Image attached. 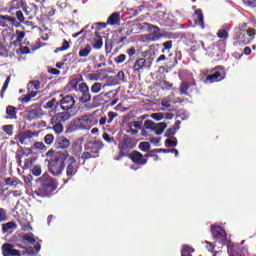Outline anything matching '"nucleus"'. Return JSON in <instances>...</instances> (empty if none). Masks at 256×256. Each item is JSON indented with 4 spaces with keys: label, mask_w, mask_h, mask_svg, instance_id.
Returning a JSON list of instances; mask_svg holds the SVG:
<instances>
[{
    "label": "nucleus",
    "mask_w": 256,
    "mask_h": 256,
    "mask_svg": "<svg viewBox=\"0 0 256 256\" xmlns=\"http://www.w3.org/2000/svg\"><path fill=\"white\" fill-rule=\"evenodd\" d=\"M65 159H67V154L59 153L54 159L49 162V171L54 177H59L65 169Z\"/></svg>",
    "instance_id": "obj_1"
},
{
    "label": "nucleus",
    "mask_w": 256,
    "mask_h": 256,
    "mask_svg": "<svg viewBox=\"0 0 256 256\" xmlns=\"http://www.w3.org/2000/svg\"><path fill=\"white\" fill-rule=\"evenodd\" d=\"M69 119H71V114L69 112L55 114L50 120V125H52V127H49V129H53L56 135H61V132L63 131V124L61 123H65V121H69Z\"/></svg>",
    "instance_id": "obj_2"
},
{
    "label": "nucleus",
    "mask_w": 256,
    "mask_h": 256,
    "mask_svg": "<svg viewBox=\"0 0 256 256\" xmlns=\"http://www.w3.org/2000/svg\"><path fill=\"white\" fill-rule=\"evenodd\" d=\"M55 189H57V182H55V180L48 179L44 181L38 190L35 191V195H37V197H51Z\"/></svg>",
    "instance_id": "obj_3"
},
{
    "label": "nucleus",
    "mask_w": 256,
    "mask_h": 256,
    "mask_svg": "<svg viewBox=\"0 0 256 256\" xmlns=\"http://www.w3.org/2000/svg\"><path fill=\"white\" fill-rule=\"evenodd\" d=\"M73 125L76 129L89 131L93 125H97V121H93V116L84 115L75 119Z\"/></svg>",
    "instance_id": "obj_4"
},
{
    "label": "nucleus",
    "mask_w": 256,
    "mask_h": 256,
    "mask_svg": "<svg viewBox=\"0 0 256 256\" xmlns=\"http://www.w3.org/2000/svg\"><path fill=\"white\" fill-rule=\"evenodd\" d=\"M212 237L217 243H229L227 232L221 226H213L211 229Z\"/></svg>",
    "instance_id": "obj_5"
},
{
    "label": "nucleus",
    "mask_w": 256,
    "mask_h": 256,
    "mask_svg": "<svg viewBox=\"0 0 256 256\" xmlns=\"http://www.w3.org/2000/svg\"><path fill=\"white\" fill-rule=\"evenodd\" d=\"M144 127L154 131L155 135H163V132L167 129V124L165 122L155 123L152 120H146Z\"/></svg>",
    "instance_id": "obj_6"
},
{
    "label": "nucleus",
    "mask_w": 256,
    "mask_h": 256,
    "mask_svg": "<svg viewBox=\"0 0 256 256\" xmlns=\"http://www.w3.org/2000/svg\"><path fill=\"white\" fill-rule=\"evenodd\" d=\"M146 26L150 33L145 36V40L148 42L159 41L161 39V29L151 24H146Z\"/></svg>",
    "instance_id": "obj_7"
},
{
    "label": "nucleus",
    "mask_w": 256,
    "mask_h": 256,
    "mask_svg": "<svg viewBox=\"0 0 256 256\" xmlns=\"http://www.w3.org/2000/svg\"><path fill=\"white\" fill-rule=\"evenodd\" d=\"M225 79V70L219 66L216 68L214 74L206 77L207 83H217V81H223Z\"/></svg>",
    "instance_id": "obj_8"
},
{
    "label": "nucleus",
    "mask_w": 256,
    "mask_h": 256,
    "mask_svg": "<svg viewBox=\"0 0 256 256\" xmlns=\"http://www.w3.org/2000/svg\"><path fill=\"white\" fill-rule=\"evenodd\" d=\"M75 106V98L73 96L67 95L60 100V107L64 111H69V109H73Z\"/></svg>",
    "instance_id": "obj_9"
},
{
    "label": "nucleus",
    "mask_w": 256,
    "mask_h": 256,
    "mask_svg": "<svg viewBox=\"0 0 256 256\" xmlns=\"http://www.w3.org/2000/svg\"><path fill=\"white\" fill-rule=\"evenodd\" d=\"M3 256H21L19 250H16L12 244L5 243L2 245Z\"/></svg>",
    "instance_id": "obj_10"
},
{
    "label": "nucleus",
    "mask_w": 256,
    "mask_h": 256,
    "mask_svg": "<svg viewBox=\"0 0 256 256\" xmlns=\"http://www.w3.org/2000/svg\"><path fill=\"white\" fill-rule=\"evenodd\" d=\"M77 160L74 157H69V164L66 169L67 177H73L77 174Z\"/></svg>",
    "instance_id": "obj_11"
},
{
    "label": "nucleus",
    "mask_w": 256,
    "mask_h": 256,
    "mask_svg": "<svg viewBox=\"0 0 256 256\" xmlns=\"http://www.w3.org/2000/svg\"><path fill=\"white\" fill-rule=\"evenodd\" d=\"M130 159L136 165H147V158L141 154V152L134 151L130 154Z\"/></svg>",
    "instance_id": "obj_12"
},
{
    "label": "nucleus",
    "mask_w": 256,
    "mask_h": 256,
    "mask_svg": "<svg viewBox=\"0 0 256 256\" xmlns=\"http://www.w3.org/2000/svg\"><path fill=\"white\" fill-rule=\"evenodd\" d=\"M87 81H105V75H103V70H97L92 73L85 75Z\"/></svg>",
    "instance_id": "obj_13"
},
{
    "label": "nucleus",
    "mask_w": 256,
    "mask_h": 256,
    "mask_svg": "<svg viewBox=\"0 0 256 256\" xmlns=\"http://www.w3.org/2000/svg\"><path fill=\"white\" fill-rule=\"evenodd\" d=\"M194 25H198L201 29H205V22L203 20V12L201 10H196L192 16Z\"/></svg>",
    "instance_id": "obj_14"
},
{
    "label": "nucleus",
    "mask_w": 256,
    "mask_h": 256,
    "mask_svg": "<svg viewBox=\"0 0 256 256\" xmlns=\"http://www.w3.org/2000/svg\"><path fill=\"white\" fill-rule=\"evenodd\" d=\"M16 18L11 16H0V27H13L15 25Z\"/></svg>",
    "instance_id": "obj_15"
},
{
    "label": "nucleus",
    "mask_w": 256,
    "mask_h": 256,
    "mask_svg": "<svg viewBox=\"0 0 256 256\" xmlns=\"http://www.w3.org/2000/svg\"><path fill=\"white\" fill-rule=\"evenodd\" d=\"M33 133L27 131L18 135L17 139L21 145H30Z\"/></svg>",
    "instance_id": "obj_16"
},
{
    "label": "nucleus",
    "mask_w": 256,
    "mask_h": 256,
    "mask_svg": "<svg viewBox=\"0 0 256 256\" xmlns=\"http://www.w3.org/2000/svg\"><path fill=\"white\" fill-rule=\"evenodd\" d=\"M144 67L151 69V61H147L145 58H140L134 64V71H141Z\"/></svg>",
    "instance_id": "obj_17"
},
{
    "label": "nucleus",
    "mask_w": 256,
    "mask_h": 256,
    "mask_svg": "<svg viewBox=\"0 0 256 256\" xmlns=\"http://www.w3.org/2000/svg\"><path fill=\"white\" fill-rule=\"evenodd\" d=\"M93 49H101L103 47V38H101V33L96 30L94 33V38H92Z\"/></svg>",
    "instance_id": "obj_18"
},
{
    "label": "nucleus",
    "mask_w": 256,
    "mask_h": 256,
    "mask_svg": "<svg viewBox=\"0 0 256 256\" xmlns=\"http://www.w3.org/2000/svg\"><path fill=\"white\" fill-rule=\"evenodd\" d=\"M21 239L23 243H27L28 245H32V243H35V241H37L33 233L22 234Z\"/></svg>",
    "instance_id": "obj_19"
},
{
    "label": "nucleus",
    "mask_w": 256,
    "mask_h": 256,
    "mask_svg": "<svg viewBox=\"0 0 256 256\" xmlns=\"http://www.w3.org/2000/svg\"><path fill=\"white\" fill-rule=\"evenodd\" d=\"M7 119H17V109L14 106L6 108Z\"/></svg>",
    "instance_id": "obj_20"
},
{
    "label": "nucleus",
    "mask_w": 256,
    "mask_h": 256,
    "mask_svg": "<svg viewBox=\"0 0 256 256\" xmlns=\"http://www.w3.org/2000/svg\"><path fill=\"white\" fill-rule=\"evenodd\" d=\"M82 151H83V147L81 145H79V143L74 142L72 144L73 155H75L76 157H80Z\"/></svg>",
    "instance_id": "obj_21"
},
{
    "label": "nucleus",
    "mask_w": 256,
    "mask_h": 256,
    "mask_svg": "<svg viewBox=\"0 0 256 256\" xmlns=\"http://www.w3.org/2000/svg\"><path fill=\"white\" fill-rule=\"evenodd\" d=\"M5 183L10 187H19V185H21V181H19V179L16 178H6Z\"/></svg>",
    "instance_id": "obj_22"
},
{
    "label": "nucleus",
    "mask_w": 256,
    "mask_h": 256,
    "mask_svg": "<svg viewBox=\"0 0 256 256\" xmlns=\"http://www.w3.org/2000/svg\"><path fill=\"white\" fill-rule=\"evenodd\" d=\"M2 229L4 233H7L9 231H15V229H17V224H15V222H8L3 225Z\"/></svg>",
    "instance_id": "obj_23"
},
{
    "label": "nucleus",
    "mask_w": 256,
    "mask_h": 256,
    "mask_svg": "<svg viewBox=\"0 0 256 256\" xmlns=\"http://www.w3.org/2000/svg\"><path fill=\"white\" fill-rule=\"evenodd\" d=\"M29 91H39L41 89V82L39 81H31L28 83Z\"/></svg>",
    "instance_id": "obj_24"
},
{
    "label": "nucleus",
    "mask_w": 256,
    "mask_h": 256,
    "mask_svg": "<svg viewBox=\"0 0 256 256\" xmlns=\"http://www.w3.org/2000/svg\"><path fill=\"white\" fill-rule=\"evenodd\" d=\"M108 25H117L119 23V13L112 14L107 21Z\"/></svg>",
    "instance_id": "obj_25"
},
{
    "label": "nucleus",
    "mask_w": 256,
    "mask_h": 256,
    "mask_svg": "<svg viewBox=\"0 0 256 256\" xmlns=\"http://www.w3.org/2000/svg\"><path fill=\"white\" fill-rule=\"evenodd\" d=\"M91 53V45L87 44L84 48L79 51V57H88Z\"/></svg>",
    "instance_id": "obj_26"
},
{
    "label": "nucleus",
    "mask_w": 256,
    "mask_h": 256,
    "mask_svg": "<svg viewBox=\"0 0 256 256\" xmlns=\"http://www.w3.org/2000/svg\"><path fill=\"white\" fill-rule=\"evenodd\" d=\"M58 144H59V147H61V149H67V147L71 145V142H69V139L62 137V138H59Z\"/></svg>",
    "instance_id": "obj_27"
},
{
    "label": "nucleus",
    "mask_w": 256,
    "mask_h": 256,
    "mask_svg": "<svg viewBox=\"0 0 256 256\" xmlns=\"http://www.w3.org/2000/svg\"><path fill=\"white\" fill-rule=\"evenodd\" d=\"M129 143H131L130 139H126L122 144H120V149L127 153L130 149H133L131 146H129Z\"/></svg>",
    "instance_id": "obj_28"
},
{
    "label": "nucleus",
    "mask_w": 256,
    "mask_h": 256,
    "mask_svg": "<svg viewBox=\"0 0 256 256\" xmlns=\"http://www.w3.org/2000/svg\"><path fill=\"white\" fill-rule=\"evenodd\" d=\"M195 251L189 245H184L182 248V256H191V254Z\"/></svg>",
    "instance_id": "obj_29"
},
{
    "label": "nucleus",
    "mask_w": 256,
    "mask_h": 256,
    "mask_svg": "<svg viewBox=\"0 0 256 256\" xmlns=\"http://www.w3.org/2000/svg\"><path fill=\"white\" fill-rule=\"evenodd\" d=\"M140 151H144V153H147L148 151H151V144L149 142H141L139 144Z\"/></svg>",
    "instance_id": "obj_30"
},
{
    "label": "nucleus",
    "mask_w": 256,
    "mask_h": 256,
    "mask_svg": "<svg viewBox=\"0 0 256 256\" xmlns=\"http://www.w3.org/2000/svg\"><path fill=\"white\" fill-rule=\"evenodd\" d=\"M33 148L36 151H47V146H45V144L43 142H35L33 144Z\"/></svg>",
    "instance_id": "obj_31"
},
{
    "label": "nucleus",
    "mask_w": 256,
    "mask_h": 256,
    "mask_svg": "<svg viewBox=\"0 0 256 256\" xmlns=\"http://www.w3.org/2000/svg\"><path fill=\"white\" fill-rule=\"evenodd\" d=\"M80 101L82 103H89V101H91V93H89V90H88V92H82Z\"/></svg>",
    "instance_id": "obj_32"
},
{
    "label": "nucleus",
    "mask_w": 256,
    "mask_h": 256,
    "mask_svg": "<svg viewBox=\"0 0 256 256\" xmlns=\"http://www.w3.org/2000/svg\"><path fill=\"white\" fill-rule=\"evenodd\" d=\"M39 251H41V244H37L35 249L30 248V249L26 250V253H27V255L33 256V255H37V253Z\"/></svg>",
    "instance_id": "obj_33"
},
{
    "label": "nucleus",
    "mask_w": 256,
    "mask_h": 256,
    "mask_svg": "<svg viewBox=\"0 0 256 256\" xmlns=\"http://www.w3.org/2000/svg\"><path fill=\"white\" fill-rule=\"evenodd\" d=\"M151 119H154L155 121H161L163 119H165V114L162 112H158V113H152L150 115Z\"/></svg>",
    "instance_id": "obj_34"
},
{
    "label": "nucleus",
    "mask_w": 256,
    "mask_h": 256,
    "mask_svg": "<svg viewBox=\"0 0 256 256\" xmlns=\"http://www.w3.org/2000/svg\"><path fill=\"white\" fill-rule=\"evenodd\" d=\"M71 45H69V42L67 40H63L62 46L57 48L55 50V53H59V51H67Z\"/></svg>",
    "instance_id": "obj_35"
},
{
    "label": "nucleus",
    "mask_w": 256,
    "mask_h": 256,
    "mask_svg": "<svg viewBox=\"0 0 256 256\" xmlns=\"http://www.w3.org/2000/svg\"><path fill=\"white\" fill-rule=\"evenodd\" d=\"M187 91H189V85H187L185 82H182L180 86L181 95H189Z\"/></svg>",
    "instance_id": "obj_36"
},
{
    "label": "nucleus",
    "mask_w": 256,
    "mask_h": 256,
    "mask_svg": "<svg viewBox=\"0 0 256 256\" xmlns=\"http://www.w3.org/2000/svg\"><path fill=\"white\" fill-rule=\"evenodd\" d=\"M101 87H102L101 83L96 82V83H94V84L91 86V91H92L93 93H95V94L100 93V92H101Z\"/></svg>",
    "instance_id": "obj_37"
},
{
    "label": "nucleus",
    "mask_w": 256,
    "mask_h": 256,
    "mask_svg": "<svg viewBox=\"0 0 256 256\" xmlns=\"http://www.w3.org/2000/svg\"><path fill=\"white\" fill-rule=\"evenodd\" d=\"M53 141H55V137L53 136V134H47L44 137V143H46V145H52Z\"/></svg>",
    "instance_id": "obj_38"
},
{
    "label": "nucleus",
    "mask_w": 256,
    "mask_h": 256,
    "mask_svg": "<svg viewBox=\"0 0 256 256\" xmlns=\"http://www.w3.org/2000/svg\"><path fill=\"white\" fill-rule=\"evenodd\" d=\"M219 39H227L229 37V33L225 29H220L217 33Z\"/></svg>",
    "instance_id": "obj_39"
},
{
    "label": "nucleus",
    "mask_w": 256,
    "mask_h": 256,
    "mask_svg": "<svg viewBox=\"0 0 256 256\" xmlns=\"http://www.w3.org/2000/svg\"><path fill=\"white\" fill-rule=\"evenodd\" d=\"M102 137L106 143H114L115 145H117V142H115V138L109 136V134L103 133Z\"/></svg>",
    "instance_id": "obj_40"
},
{
    "label": "nucleus",
    "mask_w": 256,
    "mask_h": 256,
    "mask_svg": "<svg viewBox=\"0 0 256 256\" xmlns=\"http://www.w3.org/2000/svg\"><path fill=\"white\" fill-rule=\"evenodd\" d=\"M3 131L5 132L6 135H13V125H5L2 127Z\"/></svg>",
    "instance_id": "obj_41"
},
{
    "label": "nucleus",
    "mask_w": 256,
    "mask_h": 256,
    "mask_svg": "<svg viewBox=\"0 0 256 256\" xmlns=\"http://www.w3.org/2000/svg\"><path fill=\"white\" fill-rule=\"evenodd\" d=\"M55 105H57V100L53 98L52 100L48 101L44 107L45 109H53Z\"/></svg>",
    "instance_id": "obj_42"
},
{
    "label": "nucleus",
    "mask_w": 256,
    "mask_h": 256,
    "mask_svg": "<svg viewBox=\"0 0 256 256\" xmlns=\"http://www.w3.org/2000/svg\"><path fill=\"white\" fill-rule=\"evenodd\" d=\"M79 86V81L77 79H72L70 81L71 91H77V87Z\"/></svg>",
    "instance_id": "obj_43"
},
{
    "label": "nucleus",
    "mask_w": 256,
    "mask_h": 256,
    "mask_svg": "<svg viewBox=\"0 0 256 256\" xmlns=\"http://www.w3.org/2000/svg\"><path fill=\"white\" fill-rule=\"evenodd\" d=\"M32 173L35 175V177H39V175H41V166L39 165L33 166Z\"/></svg>",
    "instance_id": "obj_44"
},
{
    "label": "nucleus",
    "mask_w": 256,
    "mask_h": 256,
    "mask_svg": "<svg viewBox=\"0 0 256 256\" xmlns=\"http://www.w3.org/2000/svg\"><path fill=\"white\" fill-rule=\"evenodd\" d=\"M16 34L18 35L16 41L18 43H22L23 39H25V32H21V31L17 30Z\"/></svg>",
    "instance_id": "obj_45"
},
{
    "label": "nucleus",
    "mask_w": 256,
    "mask_h": 256,
    "mask_svg": "<svg viewBox=\"0 0 256 256\" xmlns=\"http://www.w3.org/2000/svg\"><path fill=\"white\" fill-rule=\"evenodd\" d=\"M127 59V56L125 54H120L115 58V63H123Z\"/></svg>",
    "instance_id": "obj_46"
},
{
    "label": "nucleus",
    "mask_w": 256,
    "mask_h": 256,
    "mask_svg": "<svg viewBox=\"0 0 256 256\" xmlns=\"http://www.w3.org/2000/svg\"><path fill=\"white\" fill-rule=\"evenodd\" d=\"M173 96H169L168 99H164L161 102L162 107H171V99Z\"/></svg>",
    "instance_id": "obj_47"
},
{
    "label": "nucleus",
    "mask_w": 256,
    "mask_h": 256,
    "mask_svg": "<svg viewBox=\"0 0 256 256\" xmlns=\"http://www.w3.org/2000/svg\"><path fill=\"white\" fill-rule=\"evenodd\" d=\"M79 91L82 93H87L89 91V86H87V84H85V83H80Z\"/></svg>",
    "instance_id": "obj_48"
},
{
    "label": "nucleus",
    "mask_w": 256,
    "mask_h": 256,
    "mask_svg": "<svg viewBox=\"0 0 256 256\" xmlns=\"http://www.w3.org/2000/svg\"><path fill=\"white\" fill-rule=\"evenodd\" d=\"M16 17H17L18 21H20V23L25 22V16L23 15V12L21 10L16 12Z\"/></svg>",
    "instance_id": "obj_49"
},
{
    "label": "nucleus",
    "mask_w": 256,
    "mask_h": 256,
    "mask_svg": "<svg viewBox=\"0 0 256 256\" xmlns=\"http://www.w3.org/2000/svg\"><path fill=\"white\" fill-rule=\"evenodd\" d=\"M0 221H7V211L3 208H0Z\"/></svg>",
    "instance_id": "obj_50"
},
{
    "label": "nucleus",
    "mask_w": 256,
    "mask_h": 256,
    "mask_svg": "<svg viewBox=\"0 0 256 256\" xmlns=\"http://www.w3.org/2000/svg\"><path fill=\"white\" fill-rule=\"evenodd\" d=\"M117 115L118 114L116 112H109L107 123H113V119H115Z\"/></svg>",
    "instance_id": "obj_51"
},
{
    "label": "nucleus",
    "mask_w": 256,
    "mask_h": 256,
    "mask_svg": "<svg viewBox=\"0 0 256 256\" xmlns=\"http://www.w3.org/2000/svg\"><path fill=\"white\" fill-rule=\"evenodd\" d=\"M162 45L164 49L168 50V53H169V51H171V48L173 47V41L169 40L167 42H164Z\"/></svg>",
    "instance_id": "obj_52"
},
{
    "label": "nucleus",
    "mask_w": 256,
    "mask_h": 256,
    "mask_svg": "<svg viewBox=\"0 0 256 256\" xmlns=\"http://www.w3.org/2000/svg\"><path fill=\"white\" fill-rule=\"evenodd\" d=\"M243 3L248 7H256V0H243Z\"/></svg>",
    "instance_id": "obj_53"
},
{
    "label": "nucleus",
    "mask_w": 256,
    "mask_h": 256,
    "mask_svg": "<svg viewBox=\"0 0 256 256\" xmlns=\"http://www.w3.org/2000/svg\"><path fill=\"white\" fill-rule=\"evenodd\" d=\"M11 82V77H8L2 87L1 92L4 93L7 91V87H9V83Z\"/></svg>",
    "instance_id": "obj_54"
},
{
    "label": "nucleus",
    "mask_w": 256,
    "mask_h": 256,
    "mask_svg": "<svg viewBox=\"0 0 256 256\" xmlns=\"http://www.w3.org/2000/svg\"><path fill=\"white\" fill-rule=\"evenodd\" d=\"M161 141V139L159 138H155V137H151L150 138V143H152L153 145H155L156 147L159 145V142Z\"/></svg>",
    "instance_id": "obj_55"
},
{
    "label": "nucleus",
    "mask_w": 256,
    "mask_h": 256,
    "mask_svg": "<svg viewBox=\"0 0 256 256\" xmlns=\"http://www.w3.org/2000/svg\"><path fill=\"white\" fill-rule=\"evenodd\" d=\"M205 245L208 251H213V249H215V246L209 241H205Z\"/></svg>",
    "instance_id": "obj_56"
},
{
    "label": "nucleus",
    "mask_w": 256,
    "mask_h": 256,
    "mask_svg": "<svg viewBox=\"0 0 256 256\" xmlns=\"http://www.w3.org/2000/svg\"><path fill=\"white\" fill-rule=\"evenodd\" d=\"M166 143H167V145L169 146V147H177V141H175V140H171V139H167L166 140Z\"/></svg>",
    "instance_id": "obj_57"
},
{
    "label": "nucleus",
    "mask_w": 256,
    "mask_h": 256,
    "mask_svg": "<svg viewBox=\"0 0 256 256\" xmlns=\"http://www.w3.org/2000/svg\"><path fill=\"white\" fill-rule=\"evenodd\" d=\"M87 29V26L86 27H84L81 31H79L78 33H74L73 35H72V37L74 38V39H77V37H79L80 35H83V33H85V30Z\"/></svg>",
    "instance_id": "obj_58"
},
{
    "label": "nucleus",
    "mask_w": 256,
    "mask_h": 256,
    "mask_svg": "<svg viewBox=\"0 0 256 256\" xmlns=\"http://www.w3.org/2000/svg\"><path fill=\"white\" fill-rule=\"evenodd\" d=\"M91 157H92V155L89 152H84L82 154V159H84V161H87V159H91Z\"/></svg>",
    "instance_id": "obj_59"
},
{
    "label": "nucleus",
    "mask_w": 256,
    "mask_h": 256,
    "mask_svg": "<svg viewBox=\"0 0 256 256\" xmlns=\"http://www.w3.org/2000/svg\"><path fill=\"white\" fill-rule=\"evenodd\" d=\"M117 79L118 81H123V79H125V73H123V71H119L117 74Z\"/></svg>",
    "instance_id": "obj_60"
},
{
    "label": "nucleus",
    "mask_w": 256,
    "mask_h": 256,
    "mask_svg": "<svg viewBox=\"0 0 256 256\" xmlns=\"http://www.w3.org/2000/svg\"><path fill=\"white\" fill-rule=\"evenodd\" d=\"M127 53L129 55V57H133V55H135V53H137V51L135 50V48H130L127 50Z\"/></svg>",
    "instance_id": "obj_61"
},
{
    "label": "nucleus",
    "mask_w": 256,
    "mask_h": 256,
    "mask_svg": "<svg viewBox=\"0 0 256 256\" xmlns=\"http://www.w3.org/2000/svg\"><path fill=\"white\" fill-rule=\"evenodd\" d=\"M248 35H249V37H255L256 30L253 28L248 29Z\"/></svg>",
    "instance_id": "obj_62"
},
{
    "label": "nucleus",
    "mask_w": 256,
    "mask_h": 256,
    "mask_svg": "<svg viewBox=\"0 0 256 256\" xmlns=\"http://www.w3.org/2000/svg\"><path fill=\"white\" fill-rule=\"evenodd\" d=\"M20 53H22L23 55H27V53H29V48L21 47L20 48Z\"/></svg>",
    "instance_id": "obj_63"
},
{
    "label": "nucleus",
    "mask_w": 256,
    "mask_h": 256,
    "mask_svg": "<svg viewBox=\"0 0 256 256\" xmlns=\"http://www.w3.org/2000/svg\"><path fill=\"white\" fill-rule=\"evenodd\" d=\"M50 73H51L52 75H60L61 71H59L58 69L52 68V69L50 70Z\"/></svg>",
    "instance_id": "obj_64"
}]
</instances>
